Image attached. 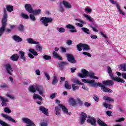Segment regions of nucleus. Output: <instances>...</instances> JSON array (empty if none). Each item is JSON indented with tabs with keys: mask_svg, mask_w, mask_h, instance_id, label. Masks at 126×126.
<instances>
[{
	"mask_svg": "<svg viewBox=\"0 0 126 126\" xmlns=\"http://www.w3.org/2000/svg\"><path fill=\"white\" fill-rule=\"evenodd\" d=\"M82 81L84 83H88L89 84H91L90 86H92L94 87H97V86H99V87H101L103 92L113 93V91L110 89V88L105 87L104 85H102L100 83H95V80H90L89 79H82Z\"/></svg>",
	"mask_w": 126,
	"mask_h": 126,
	"instance_id": "obj_1",
	"label": "nucleus"
},
{
	"mask_svg": "<svg viewBox=\"0 0 126 126\" xmlns=\"http://www.w3.org/2000/svg\"><path fill=\"white\" fill-rule=\"evenodd\" d=\"M29 91L31 93H35L36 91H37L39 95L45 98V90H44V89L42 87L38 85L29 87Z\"/></svg>",
	"mask_w": 126,
	"mask_h": 126,
	"instance_id": "obj_2",
	"label": "nucleus"
},
{
	"mask_svg": "<svg viewBox=\"0 0 126 126\" xmlns=\"http://www.w3.org/2000/svg\"><path fill=\"white\" fill-rule=\"evenodd\" d=\"M6 21H7V11L4 9L3 10V18L2 19V26L0 28V37H1L5 31Z\"/></svg>",
	"mask_w": 126,
	"mask_h": 126,
	"instance_id": "obj_3",
	"label": "nucleus"
},
{
	"mask_svg": "<svg viewBox=\"0 0 126 126\" xmlns=\"http://www.w3.org/2000/svg\"><path fill=\"white\" fill-rule=\"evenodd\" d=\"M107 72L110 77H111V79L114 80V81H117V82H121V83H125V80L121 78L114 76V74H113V71H112V68H111V67H107Z\"/></svg>",
	"mask_w": 126,
	"mask_h": 126,
	"instance_id": "obj_4",
	"label": "nucleus"
},
{
	"mask_svg": "<svg viewBox=\"0 0 126 126\" xmlns=\"http://www.w3.org/2000/svg\"><path fill=\"white\" fill-rule=\"evenodd\" d=\"M54 20L52 18L42 17L40 18V21L45 27L49 26V23H52Z\"/></svg>",
	"mask_w": 126,
	"mask_h": 126,
	"instance_id": "obj_5",
	"label": "nucleus"
},
{
	"mask_svg": "<svg viewBox=\"0 0 126 126\" xmlns=\"http://www.w3.org/2000/svg\"><path fill=\"white\" fill-rule=\"evenodd\" d=\"M109 1H110V2H111V3H112V4H115L118 12L120 14H121L122 15H126L125 12L123 11V10L121 8V6L120 5V4H119V3H118V2L115 1L114 0H109Z\"/></svg>",
	"mask_w": 126,
	"mask_h": 126,
	"instance_id": "obj_6",
	"label": "nucleus"
},
{
	"mask_svg": "<svg viewBox=\"0 0 126 126\" xmlns=\"http://www.w3.org/2000/svg\"><path fill=\"white\" fill-rule=\"evenodd\" d=\"M22 121L23 123H24V124H27V125H28L26 126H36V125H35V124H34V123H33L32 121L29 118L23 117L22 119Z\"/></svg>",
	"mask_w": 126,
	"mask_h": 126,
	"instance_id": "obj_7",
	"label": "nucleus"
},
{
	"mask_svg": "<svg viewBox=\"0 0 126 126\" xmlns=\"http://www.w3.org/2000/svg\"><path fill=\"white\" fill-rule=\"evenodd\" d=\"M4 67L7 71V73L9 75H12L13 72V68L11 66V64L10 63H6L4 65Z\"/></svg>",
	"mask_w": 126,
	"mask_h": 126,
	"instance_id": "obj_8",
	"label": "nucleus"
},
{
	"mask_svg": "<svg viewBox=\"0 0 126 126\" xmlns=\"http://www.w3.org/2000/svg\"><path fill=\"white\" fill-rule=\"evenodd\" d=\"M87 118V115L85 114L84 112H81L80 114V124L81 125H83L85 123V121H86V119Z\"/></svg>",
	"mask_w": 126,
	"mask_h": 126,
	"instance_id": "obj_9",
	"label": "nucleus"
},
{
	"mask_svg": "<svg viewBox=\"0 0 126 126\" xmlns=\"http://www.w3.org/2000/svg\"><path fill=\"white\" fill-rule=\"evenodd\" d=\"M59 106L60 109H61V110H62L63 114H65L66 115H71V112H68V109L65 107V106H64V105L60 104Z\"/></svg>",
	"mask_w": 126,
	"mask_h": 126,
	"instance_id": "obj_10",
	"label": "nucleus"
},
{
	"mask_svg": "<svg viewBox=\"0 0 126 126\" xmlns=\"http://www.w3.org/2000/svg\"><path fill=\"white\" fill-rule=\"evenodd\" d=\"M87 123L91 124L92 126H96V119L94 117L89 116L87 120Z\"/></svg>",
	"mask_w": 126,
	"mask_h": 126,
	"instance_id": "obj_11",
	"label": "nucleus"
},
{
	"mask_svg": "<svg viewBox=\"0 0 126 126\" xmlns=\"http://www.w3.org/2000/svg\"><path fill=\"white\" fill-rule=\"evenodd\" d=\"M89 73V72L83 69L82 70V73H79L78 76L81 77V78H86V77H88Z\"/></svg>",
	"mask_w": 126,
	"mask_h": 126,
	"instance_id": "obj_12",
	"label": "nucleus"
},
{
	"mask_svg": "<svg viewBox=\"0 0 126 126\" xmlns=\"http://www.w3.org/2000/svg\"><path fill=\"white\" fill-rule=\"evenodd\" d=\"M66 57L67 58V60L69 63H76V60L74 59V57H73V55L72 54H66Z\"/></svg>",
	"mask_w": 126,
	"mask_h": 126,
	"instance_id": "obj_13",
	"label": "nucleus"
},
{
	"mask_svg": "<svg viewBox=\"0 0 126 126\" xmlns=\"http://www.w3.org/2000/svg\"><path fill=\"white\" fill-rule=\"evenodd\" d=\"M62 3L64 5L66 9H70L72 8V4H71V3L69 2L67 0H63L62 1Z\"/></svg>",
	"mask_w": 126,
	"mask_h": 126,
	"instance_id": "obj_14",
	"label": "nucleus"
},
{
	"mask_svg": "<svg viewBox=\"0 0 126 126\" xmlns=\"http://www.w3.org/2000/svg\"><path fill=\"white\" fill-rule=\"evenodd\" d=\"M1 116L3 118H5V119L7 120L9 122H12V123H15V124H16V121H15V120L14 119H13V118H11V117H10L8 115H4L3 113H1Z\"/></svg>",
	"mask_w": 126,
	"mask_h": 126,
	"instance_id": "obj_15",
	"label": "nucleus"
},
{
	"mask_svg": "<svg viewBox=\"0 0 126 126\" xmlns=\"http://www.w3.org/2000/svg\"><path fill=\"white\" fill-rule=\"evenodd\" d=\"M76 21H78L79 23H76L75 25L78 27H83V24H85V22L80 19H75Z\"/></svg>",
	"mask_w": 126,
	"mask_h": 126,
	"instance_id": "obj_16",
	"label": "nucleus"
},
{
	"mask_svg": "<svg viewBox=\"0 0 126 126\" xmlns=\"http://www.w3.org/2000/svg\"><path fill=\"white\" fill-rule=\"evenodd\" d=\"M39 109L40 111L42 112L45 116H49V110L44 106L39 107Z\"/></svg>",
	"mask_w": 126,
	"mask_h": 126,
	"instance_id": "obj_17",
	"label": "nucleus"
},
{
	"mask_svg": "<svg viewBox=\"0 0 126 126\" xmlns=\"http://www.w3.org/2000/svg\"><path fill=\"white\" fill-rule=\"evenodd\" d=\"M0 99L1 101H2L1 102V105L3 106V107H5L7 105V103L8 102V99L7 98H5L1 96H0Z\"/></svg>",
	"mask_w": 126,
	"mask_h": 126,
	"instance_id": "obj_18",
	"label": "nucleus"
},
{
	"mask_svg": "<svg viewBox=\"0 0 126 126\" xmlns=\"http://www.w3.org/2000/svg\"><path fill=\"white\" fill-rule=\"evenodd\" d=\"M25 8L26 9V10H27V11H28L30 13H32L33 10L32 5H31V4H26L25 5Z\"/></svg>",
	"mask_w": 126,
	"mask_h": 126,
	"instance_id": "obj_19",
	"label": "nucleus"
},
{
	"mask_svg": "<svg viewBox=\"0 0 126 126\" xmlns=\"http://www.w3.org/2000/svg\"><path fill=\"white\" fill-rule=\"evenodd\" d=\"M102 84L104 85L112 86V85H114V81L112 80L104 81L102 82Z\"/></svg>",
	"mask_w": 126,
	"mask_h": 126,
	"instance_id": "obj_20",
	"label": "nucleus"
},
{
	"mask_svg": "<svg viewBox=\"0 0 126 126\" xmlns=\"http://www.w3.org/2000/svg\"><path fill=\"white\" fill-rule=\"evenodd\" d=\"M27 41L28 42V43L29 44H34V45H36V44H39L38 42H37L35 40H34V39L32 38H28L27 39Z\"/></svg>",
	"mask_w": 126,
	"mask_h": 126,
	"instance_id": "obj_21",
	"label": "nucleus"
},
{
	"mask_svg": "<svg viewBox=\"0 0 126 126\" xmlns=\"http://www.w3.org/2000/svg\"><path fill=\"white\" fill-rule=\"evenodd\" d=\"M68 102L70 106H73L76 105V101H75V99H74L73 97H70L68 100Z\"/></svg>",
	"mask_w": 126,
	"mask_h": 126,
	"instance_id": "obj_22",
	"label": "nucleus"
},
{
	"mask_svg": "<svg viewBox=\"0 0 126 126\" xmlns=\"http://www.w3.org/2000/svg\"><path fill=\"white\" fill-rule=\"evenodd\" d=\"M12 39L15 41V42H22L23 41V39L21 38V37H20L19 36L17 35H14L12 36Z\"/></svg>",
	"mask_w": 126,
	"mask_h": 126,
	"instance_id": "obj_23",
	"label": "nucleus"
},
{
	"mask_svg": "<svg viewBox=\"0 0 126 126\" xmlns=\"http://www.w3.org/2000/svg\"><path fill=\"white\" fill-rule=\"evenodd\" d=\"M38 99L39 101H43V97L41 96L39 94H34L33 95V99L37 100Z\"/></svg>",
	"mask_w": 126,
	"mask_h": 126,
	"instance_id": "obj_24",
	"label": "nucleus"
},
{
	"mask_svg": "<svg viewBox=\"0 0 126 126\" xmlns=\"http://www.w3.org/2000/svg\"><path fill=\"white\" fill-rule=\"evenodd\" d=\"M20 57L21 60L24 62H26V57H25V52L21 51H19Z\"/></svg>",
	"mask_w": 126,
	"mask_h": 126,
	"instance_id": "obj_25",
	"label": "nucleus"
},
{
	"mask_svg": "<svg viewBox=\"0 0 126 126\" xmlns=\"http://www.w3.org/2000/svg\"><path fill=\"white\" fill-rule=\"evenodd\" d=\"M88 76L89 77H90V78H92L93 79H99V77L95 76V74L93 72H89Z\"/></svg>",
	"mask_w": 126,
	"mask_h": 126,
	"instance_id": "obj_26",
	"label": "nucleus"
},
{
	"mask_svg": "<svg viewBox=\"0 0 126 126\" xmlns=\"http://www.w3.org/2000/svg\"><path fill=\"white\" fill-rule=\"evenodd\" d=\"M53 55L54 58L56 59H58L60 61H63V58L60 56V54L55 51H53Z\"/></svg>",
	"mask_w": 126,
	"mask_h": 126,
	"instance_id": "obj_27",
	"label": "nucleus"
},
{
	"mask_svg": "<svg viewBox=\"0 0 126 126\" xmlns=\"http://www.w3.org/2000/svg\"><path fill=\"white\" fill-rule=\"evenodd\" d=\"M18 59H19V56L17 54H14L10 57V60L14 62H17Z\"/></svg>",
	"mask_w": 126,
	"mask_h": 126,
	"instance_id": "obj_28",
	"label": "nucleus"
},
{
	"mask_svg": "<svg viewBox=\"0 0 126 126\" xmlns=\"http://www.w3.org/2000/svg\"><path fill=\"white\" fill-rule=\"evenodd\" d=\"M31 13L34 14V15H39V14L42 13V10L41 9L32 10Z\"/></svg>",
	"mask_w": 126,
	"mask_h": 126,
	"instance_id": "obj_29",
	"label": "nucleus"
},
{
	"mask_svg": "<svg viewBox=\"0 0 126 126\" xmlns=\"http://www.w3.org/2000/svg\"><path fill=\"white\" fill-rule=\"evenodd\" d=\"M67 64H68V63L67 62H59L58 63V65L59 67L61 68V69H63V68L64 65H66Z\"/></svg>",
	"mask_w": 126,
	"mask_h": 126,
	"instance_id": "obj_30",
	"label": "nucleus"
},
{
	"mask_svg": "<svg viewBox=\"0 0 126 126\" xmlns=\"http://www.w3.org/2000/svg\"><path fill=\"white\" fill-rule=\"evenodd\" d=\"M6 9L8 12H12V11H13V6L11 5H7L6 6Z\"/></svg>",
	"mask_w": 126,
	"mask_h": 126,
	"instance_id": "obj_31",
	"label": "nucleus"
},
{
	"mask_svg": "<svg viewBox=\"0 0 126 126\" xmlns=\"http://www.w3.org/2000/svg\"><path fill=\"white\" fill-rule=\"evenodd\" d=\"M55 113L56 114L57 116H60V115H61V108H60V106L55 107Z\"/></svg>",
	"mask_w": 126,
	"mask_h": 126,
	"instance_id": "obj_32",
	"label": "nucleus"
},
{
	"mask_svg": "<svg viewBox=\"0 0 126 126\" xmlns=\"http://www.w3.org/2000/svg\"><path fill=\"white\" fill-rule=\"evenodd\" d=\"M29 52L33 55V56H38V53L34 49L30 48L29 49Z\"/></svg>",
	"mask_w": 126,
	"mask_h": 126,
	"instance_id": "obj_33",
	"label": "nucleus"
},
{
	"mask_svg": "<svg viewBox=\"0 0 126 126\" xmlns=\"http://www.w3.org/2000/svg\"><path fill=\"white\" fill-rule=\"evenodd\" d=\"M97 122L98 125L100 126H107V125L104 123V122L99 118L97 119Z\"/></svg>",
	"mask_w": 126,
	"mask_h": 126,
	"instance_id": "obj_34",
	"label": "nucleus"
},
{
	"mask_svg": "<svg viewBox=\"0 0 126 126\" xmlns=\"http://www.w3.org/2000/svg\"><path fill=\"white\" fill-rule=\"evenodd\" d=\"M84 17L88 20V21H90V22H93V18L91 17L90 16L87 15V14H84Z\"/></svg>",
	"mask_w": 126,
	"mask_h": 126,
	"instance_id": "obj_35",
	"label": "nucleus"
},
{
	"mask_svg": "<svg viewBox=\"0 0 126 126\" xmlns=\"http://www.w3.org/2000/svg\"><path fill=\"white\" fill-rule=\"evenodd\" d=\"M116 73L118 76H122L123 78H124V79H126V73H121L120 72H117Z\"/></svg>",
	"mask_w": 126,
	"mask_h": 126,
	"instance_id": "obj_36",
	"label": "nucleus"
},
{
	"mask_svg": "<svg viewBox=\"0 0 126 126\" xmlns=\"http://www.w3.org/2000/svg\"><path fill=\"white\" fill-rule=\"evenodd\" d=\"M72 87L73 91H76V90H79V86L76 85V84H72Z\"/></svg>",
	"mask_w": 126,
	"mask_h": 126,
	"instance_id": "obj_37",
	"label": "nucleus"
},
{
	"mask_svg": "<svg viewBox=\"0 0 126 126\" xmlns=\"http://www.w3.org/2000/svg\"><path fill=\"white\" fill-rule=\"evenodd\" d=\"M103 105L105 108H107V109H113V105L111 104H109L106 102L103 103Z\"/></svg>",
	"mask_w": 126,
	"mask_h": 126,
	"instance_id": "obj_38",
	"label": "nucleus"
},
{
	"mask_svg": "<svg viewBox=\"0 0 126 126\" xmlns=\"http://www.w3.org/2000/svg\"><path fill=\"white\" fill-rule=\"evenodd\" d=\"M35 49L38 52H42L43 51V47L39 44L36 45Z\"/></svg>",
	"mask_w": 126,
	"mask_h": 126,
	"instance_id": "obj_39",
	"label": "nucleus"
},
{
	"mask_svg": "<svg viewBox=\"0 0 126 126\" xmlns=\"http://www.w3.org/2000/svg\"><path fill=\"white\" fill-rule=\"evenodd\" d=\"M83 49L84 51H89L90 50V47L88 44H83Z\"/></svg>",
	"mask_w": 126,
	"mask_h": 126,
	"instance_id": "obj_40",
	"label": "nucleus"
},
{
	"mask_svg": "<svg viewBox=\"0 0 126 126\" xmlns=\"http://www.w3.org/2000/svg\"><path fill=\"white\" fill-rule=\"evenodd\" d=\"M57 83H58V77L57 76H54L52 84H53V85H56Z\"/></svg>",
	"mask_w": 126,
	"mask_h": 126,
	"instance_id": "obj_41",
	"label": "nucleus"
},
{
	"mask_svg": "<svg viewBox=\"0 0 126 126\" xmlns=\"http://www.w3.org/2000/svg\"><path fill=\"white\" fill-rule=\"evenodd\" d=\"M81 30L83 32L86 33V34H88V35H90V31H89V29L86 28H82Z\"/></svg>",
	"mask_w": 126,
	"mask_h": 126,
	"instance_id": "obj_42",
	"label": "nucleus"
},
{
	"mask_svg": "<svg viewBox=\"0 0 126 126\" xmlns=\"http://www.w3.org/2000/svg\"><path fill=\"white\" fill-rule=\"evenodd\" d=\"M103 99L105 101H110L111 102H114V99L113 98L107 96H104L103 97Z\"/></svg>",
	"mask_w": 126,
	"mask_h": 126,
	"instance_id": "obj_43",
	"label": "nucleus"
},
{
	"mask_svg": "<svg viewBox=\"0 0 126 126\" xmlns=\"http://www.w3.org/2000/svg\"><path fill=\"white\" fill-rule=\"evenodd\" d=\"M121 70L122 71H126V63L121 64L120 65Z\"/></svg>",
	"mask_w": 126,
	"mask_h": 126,
	"instance_id": "obj_44",
	"label": "nucleus"
},
{
	"mask_svg": "<svg viewBox=\"0 0 126 126\" xmlns=\"http://www.w3.org/2000/svg\"><path fill=\"white\" fill-rule=\"evenodd\" d=\"M57 31L59 32V33H64V32L65 31V29L61 27V28H56Z\"/></svg>",
	"mask_w": 126,
	"mask_h": 126,
	"instance_id": "obj_45",
	"label": "nucleus"
},
{
	"mask_svg": "<svg viewBox=\"0 0 126 126\" xmlns=\"http://www.w3.org/2000/svg\"><path fill=\"white\" fill-rule=\"evenodd\" d=\"M82 48H83V44L82 43L78 44L77 45V49L78 51H79V52H81V51H82Z\"/></svg>",
	"mask_w": 126,
	"mask_h": 126,
	"instance_id": "obj_46",
	"label": "nucleus"
},
{
	"mask_svg": "<svg viewBox=\"0 0 126 126\" xmlns=\"http://www.w3.org/2000/svg\"><path fill=\"white\" fill-rule=\"evenodd\" d=\"M73 82L74 83H75V84L77 85L79 84V85H83V83L79 81L78 79H75L73 81Z\"/></svg>",
	"mask_w": 126,
	"mask_h": 126,
	"instance_id": "obj_47",
	"label": "nucleus"
},
{
	"mask_svg": "<svg viewBox=\"0 0 126 126\" xmlns=\"http://www.w3.org/2000/svg\"><path fill=\"white\" fill-rule=\"evenodd\" d=\"M21 16L22 18H24V19H28L29 18V16L24 13H22Z\"/></svg>",
	"mask_w": 126,
	"mask_h": 126,
	"instance_id": "obj_48",
	"label": "nucleus"
},
{
	"mask_svg": "<svg viewBox=\"0 0 126 126\" xmlns=\"http://www.w3.org/2000/svg\"><path fill=\"white\" fill-rule=\"evenodd\" d=\"M65 88L66 89H71V86L68 84V82L67 81L65 82Z\"/></svg>",
	"mask_w": 126,
	"mask_h": 126,
	"instance_id": "obj_49",
	"label": "nucleus"
},
{
	"mask_svg": "<svg viewBox=\"0 0 126 126\" xmlns=\"http://www.w3.org/2000/svg\"><path fill=\"white\" fill-rule=\"evenodd\" d=\"M66 28L68 29H75V27L73 26L72 25L68 24L66 26Z\"/></svg>",
	"mask_w": 126,
	"mask_h": 126,
	"instance_id": "obj_50",
	"label": "nucleus"
},
{
	"mask_svg": "<svg viewBox=\"0 0 126 126\" xmlns=\"http://www.w3.org/2000/svg\"><path fill=\"white\" fill-rule=\"evenodd\" d=\"M59 9L61 12H63V11H64V8H63V6L62 3L60 4V7Z\"/></svg>",
	"mask_w": 126,
	"mask_h": 126,
	"instance_id": "obj_51",
	"label": "nucleus"
},
{
	"mask_svg": "<svg viewBox=\"0 0 126 126\" xmlns=\"http://www.w3.org/2000/svg\"><path fill=\"white\" fill-rule=\"evenodd\" d=\"M4 112L6 113V114H10V113H11V110H10L8 108L6 107L4 109Z\"/></svg>",
	"mask_w": 126,
	"mask_h": 126,
	"instance_id": "obj_52",
	"label": "nucleus"
},
{
	"mask_svg": "<svg viewBox=\"0 0 126 126\" xmlns=\"http://www.w3.org/2000/svg\"><path fill=\"white\" fill-rule=\"evenodd\" d=\"M30 18L32 20V21H36V18L35 17V16L32 14L30 15Z\"/></svg>",
	"mask_w": 126,
	"mask_h": 126,
	"instance_id": "obj_53",
	"label": "nucleus"
},
{
	"mask_svg": "<svg viewBox=\"0 0 126 126\" xmlns=\"http://www.w3.org/2000/svg\"><path fill=\"white\" fill-rule=\"evenodd\" d=\"M43 59H44V60L49 61L51 60V56L48 55H44L43 56Z\"/></svg>",
	"mask_w": 126,
	"mask_h": 126,
	"instance_id": "obj_54",
	"label": "nucleus"
},
{
	"mask_svg": "<svg viewBox=\"0 0 126 126\" xmlns=\"http://www.w3.org/2000/svg\"><path fill=\"white\" fill-rule=\"evenodd\" d=\"M40 126H48V123L47 122L43 121L40 124Z\"/></svg>",
	"mask_w": 126,
	"mask_h": 126,
	"instance_id": "obj_55",
	"label": "nucleus"
},
{
	"mask_svg": "<svg viewBox=\"0 0 126 126\" xmlns=\"http://www.w3.org/2000/svg\"><path fill=\"white\" fill-rule=\"evenodd\" d=\"M44 75L45 77L47 79V80H50L51 78H50V75H49V73H48L47 72H44Z\"/></svg>",
	"mask_w": 126,
	"mask_h": 126,
	"instance_id": "obj_56",
	"label": "nucleus"
},
{
	"mask_svg": "<svg viewBox=\"0 0 126 126\" xmlns=\"http://www.w3.org/2000/svg\"><path fill=\"white\" fill-rule=\"evenodd\" d=\"M19 31H23L24 30V27L22 25H20L18 27Z\"/></svg>",
	"mask_w": 126,
	"mask_h": 126,
	"instance_id": "obj_57",
	"label": "nucleus"
},
{
	"mask_svg": "<svg viewBox=\"0 0 126 126\" xmlns=\"http://www.w3.org/2000/svg\"><path fill=\"white\" fill-rule=\"evenodd\" d=\"M124 121H125V118L124 117H122L121 118L116 120V122L117 123H121V122H123Z\"/></svg>",
	"mask_w": 126,
	"mask_h": 126,
	"instance_id": "obj_58",
	"label": "nucleus"
},
{
	"mask_svg": "<svg viewBox=\"0 0 126 126\" xmlns=\"http://www.w3.org/2000/svg\"><path fill=\"white\" fill-rule=\"evenodd\" d=\"M85 10L86 12H87L88 13H90L91 12H92V9H90L89 8H86L85 9Z\"/></svg>",
	"mask_w": 126,
	"mask_h": 126,
	"instance_id": "obj_59",
	"label": "nucleus"
},
{
	"mask_svg": "<svg viewBox=\"0 0 126 126\" xmlns=\"http://www.w3.org/2000/svg\"><path fill=\"white\" fill-rule=\"evenodd\" d=\"M7 97H8L9 98H10V99H12V100H14L15 97H14V95H11L10 94H6Z\"/></svg>",
	"mask_w": 126,
	"mask_h": 126,
	"instance_id": "obj_60",
	"label": "nucleus"
},
{
	"mask_svg": "<svg viewBox=\"0 0 126 126\" xmlns=\"http://www.w3.org/2000/svg\"><path fill=\"white\" fill-rule=\"evenodd\" d=\"M67 45H68L69 46H70L72 44V41L70 39H68L66 41Z\"/></svg>",
	"mask_w": 126,
	"mask_h": 126,
	"instance_id": "obj_61",
	"label": "nucleus"
},
{
	"mask_svg": "<svg viewBox=\"0 0 126 126\" xmlns=\"http://www.w3.org/2000/svg\"><path fill=\"white\" fill-rule=\"evenodd\" d=\"M35 74L36 75H41V72H40V70L36 69L35 71Z\"/></svg>",
	"mask_w": 126,
	"mask_h": 126,
	"instance_id": "obj_62",
	"label": "nucleus"
},
{
	"mask_svg": "<svg viewBox=\"0 0 126 126\" xmlns=\"http://www.w3.org/2000/svg\"><path fill=\"white\" fill-rule=\"evenodd\" d=\"M56 96H57V93H54L50 95V98L51 99H54V98H55Z\"/></svg>",
	"mask_w": 126,
	"mask_h": 126,
	"instance_id": "obj_63",
	"label": "nucleus"
},
{
	"mask_svg": "<svg viewBox=\"0 0 126 126\" xmlns=\"http://www.w3.org/2000/svg\"><path fill=\"white\" fill-rule=\"evenodd\" d=\"M84 106L85 107H90L91 106V104L89 102H85L84 103Z\"/></svg>",
	"mask_w": 126,
	"mask_h": 126,
	"instance_id": "obj_64",
	"label": "nucleus"
}]
</instances>
